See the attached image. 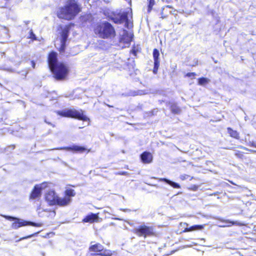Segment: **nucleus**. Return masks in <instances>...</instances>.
Instances as JSON below:
<instances>
[{
  "mask_svg": "<svg viewBox=\"0 0 256 256\" xmlns=\"http://www.w3.org/2000/svg\"><path fill=\"white\" fill-rule=\"evenodd\" d=\"M203 228V226L201 225H194L190 226L188 228H186L184 230V232H190L192 230H201Z\"/></svg>",
  "mask_w": 256,
  "mask_h": 256,
  "instance_id": "22",
  "label": "nucleus"
},
{
  "mask_svg": "<svg viewBox=\"0 0 256 256\" xmlns=\"http://www.w3.org/2000/svg\"><path fill=\"white\" fill-rule=\"evenodd\" d=\"M159 56H160V52L159 51L155 48L154 50L153 51V57L154 60V64L158 63V64H160V61L159 60Z\"/></svg>",
  "mask_w": 256,
  "mask_h": 256,
  "instance_id": "19",
  "label": "nucleus"
},
{
  "mask_svg": "<svg viewBox=\"0 0 256 256\" xmlns=\"http://www.w3.org/2000/svg\"><path fill=\"white\" fill-rule=\"evenodd\" d=\"M133 34L130 32H128L126 30H124L120 38V42H122L126 44V46H128L132 40Z\"/></svg>",
  "mask_w": 256,
  "mask_h": 256,
  "instance_id": "12",
  "label": "nucleus"
},
{
  "mask_svg": "<svg viewBox=\"0 0 256 256\" xmlns=\"http://www.w3.org/2000/svg\"><path fill=\"white\" fill-rule=\"evenodd\" d=\"M210 80L206 78H198V83L200 86H204L210 82Z\"/></svg>",
  "mask_w": 256,
  "mask_h": 256,
  "instance_id": "23",
  "label": "nucleus"
},
{
  "mask_svg": "<svg viewBox=\"0 0 256 256\" xmlns=\"http://www.w3.org/2000/svg\"><path fill=\"white\" fill-rule=\"evenodd\" d=\"M45 199L50 206L58 204L60 206H66L70 204V199L68 198H60L54 190H49L45 194Z\"/></svg>",
  "mask_w": 256,
  "mask_h": 256,
  "instance_id": "5",
  "label": "nucleus"
},
{
  "mask_svg": "<svg viewBox=\"0 0 256 256\" xmlns=\"http://www.w3.org/2000/svg\"><path fill=\"white\" fill-rule=\"evenodd\" d=\"M158 180L160 182H164L168 184H170L174 188H180V185L175 182H174L172 181H171L168 179H166V178H158Z\"/></svg>",
  "mask_w": 256,
  "mask_h": 256,
  "instance_id": "17",
  "label": "nucleus"
},
{
  "mask_svg": "<svg viewBox=\"0 0 256 256\" xmlns=\"http://www.w3.org/2000/svg\"><path fill=\"white\" fill-rule=\"evenodd\" d=\"M38 233H35L34 234H31V235H30L28 236H26V237H24L22 238H21L20 239V240H24V239H26V238H32V236H35V235H36Z\"/></svg>",
  "mask_w": 256,
  "mask_h": 256,
  "instance_id": "29",
  "label": "nucleus"
},
{
  "mask_svg": "<svg viewBox=\"0 0 256 256\" xmlns=\"http://www.w3.org/2000/svg\"><path fill=\"white\" fill-rule=\"evenodd\" d=\"M22 76H24V78H26V76L27 74H28V70H22L21 72ZM18 74H20V72H18Z\"/></svg>",
  "mask_w": 256,
  "mask_h": 256,
  "instance_id": "27",
  "label": "nucleus"
},
{
  "mask_svg": "<svg viewBox=\"0 0 256 256\" xmlns=\"http://www.w3.org/2000/svg\"><path fill=\"white\" fill-rule=\"evenodd\" d=\"M57 114L64 117L77 118L84 122L90 121V119L84 114V112L82 110L65 109L61 111L57 112Z\"/></svg>",
  "mask_w": 256,
  "mask_h": 256,
  "instance_id": "6",
  "label": "nucleus"
},
{
  "mask_svg": "<svg viewBox=\"0 0 256 256\" xmlns=\"http://www.w3.org/2000/svg\"><path fill=\"white\" fill-rule=\"evenodd\" d=\"M154 4V0H149V4L148 6V10H150L152 6Z\"/></svg>",
  "mask_w": 256,
  "mask_h": 256,
  "instance_id": "25",
  "label": "nucleus"
},
{
  "mask_svg": "<svg viewBox=\"0 0 256 256\" xmlns=\"http://www.w3.org/2000/svg\"><path fill=\"white\" fill-rule=\"evenodd\" d=\"M66 196L64 198L68 197L70 199V202H71L70 196H74L76 194L74 191L72 189H68L66 190Z\"/></svg>",
  "mask_w": 256,
  "mask_h": 256,
  "instance_id": "20",
  "label": "nucleus"
},
{
  "mask_svg": "<svg viewBox=\"0 0 256 256\" xmlns=\"http://www.w3.org/2000/svg\"><path fill=\"white\" fill-rule=\"evenodd\" d=\"M170 110L172 112L175 114H178L181 112L180 108L176 104H172L171 105Z\"/></svg>",
  "mask_w": 256,
  "mask_h": 256,
  "instance_id": "21",
  "label": "nucleus"
},
{
  "mask_svg": "<svg viewBox=\"0 0 256 256\" xmlns=\"http://www.w3.org/2000/svg\"><path fill=\"white\" fill-rule=\"evenodd\" d=\"M160 64H158V63L154 64V67L153 69V72L154 74H156L158 72V70L159 68Z\"/></svg>",
  "mask_w": 256,
  "mask_h": 256,
  "instance_id": "24",
  "label": "nucleus"
},
{
  "mask_svg": "<svg viewBox=\"0 0 256 256\" xmlns=\"http://www.w3.org/2000/svg\"><path fill=\"white\" fill-rule=\"evenodd\" d=\"M219 194H220V192H214V194H210V196H216V195H218Z\"/></svg>",
  "mask_w": 256,
  "mask_h": 256,
  "instance_id": "33",
  "label": "nucleus"
},
{
  "mask_svg": "<svg viewBox=\"0 0 256 256\" xmlns=\"http://www.w3.org/2000/svg\"><path fill=\"white\" fill-rule=\"evenodd\" d=\"M228 132L232 138L238 140L240 138L239 134L236 131L230 128H228Z\"/></svg>",
  "mask_w": 256,
  "mask_h": 256,
  "instance_id": "18",
  "label": "nucleus"
},
{
  "mask_svg": "<svg viewBox=\"0 0 256 256\" xmlns=\"http://www.w3.org/2000/svg\"><path fill=\"white\" fill-rule=\"evenodd\" d=\"M32 67H33L34 68H35V65H36L35 63L34 62V61H32Z\"/></svg>",
  "mask_w": 256,
  "mask_h": 256,
  "instance_id": "36",
  "label": "nucleus"
},
{
  "mask_svg": "<svg viewBox=\"0 0 256 256\" xmlns=\"http://www.w3.org/2000/svg\"><path fill=\"white\" fill-rule=\"evenodd\" d=\"M186 176H181L180 178L182 180H184L186 179Z\"/></svg>",
  "mask_w": 256,
  "mask_h": 256,
  "instance_id": "32",
  "label": "nucleus"
},
{
  "mask_svg": "<svg viewBox=\"0 0 256 256\" xmlns=\"http://www.w3.org/2000/svg\"><path fill=\"white\" fill-rule=\"evenodd\" d=\"M226 226V225H224V226H220L224 227V226Z\"/></svg>",
  "mask_w": 256,
  "mask_h": 256,
  "instance_id": "39",
  "label": "nucleus"
},
{
  "mask_svg": "<svg viewBox=\"0 0 256 256\" xmlns=\"http://www.w3.org/2000/svg\"><path fill=\"white\" fill-rule=\"evenodd\" d=\"M122 210L124 212H130V210H128V209H124V210Z\"/></svg>",
  "mask_w": 256,
  "mask_h": 256,
  "instance_id": "35",
  "label": "nucleus"
},
{
  "mask_svg": "<svg viewBox=\"0 0 256 256\" xmlns=\"http://www.w3.org/2000/svg\"><path fill=\"white\" fill-rule=\"evenodd\" d=\"M132 232L138 236H142L144 238L155 235L154 228L152 226H147L144 224L134 228Z\"/></svg>",
  "mask_w": 256,
  "mask_h": 256,
  "instance_id": "8",
  "label": "nucleus"
},
{
  "mask_svg": "<svg viewBox=\"0 0 256 256\" xmlns=\"http://www.w3.org/2000/svg\"><path fill=\"white\" fill-rule=\"evenodd\" d=\"M89 248L88 256H111L112 252L110 250L104 249L103 246L99 243L93 244Z\"/></svg>",
  "mask_w": 256,
  "mask_h": 256,
  "instance_id": "7",
  "label": "nucleus"
},
{
  "mask_svg": "<svg viewBox=\"0 0 256 256\" xmlns=\"http://www.w3.org/2000/svg\"><path fill=\"white\" fill-rule=\"evenodd\" d=\"M98 216L97 214L92 213L88 215L84 220V222H92L98 220Z\"/></svg>",
  "mask_w": 256,
  "mask_h": 256,
  "instance_id": "16",
  "label": "nucleus"
},
{
  "mask_svg": "<svg viewBox=\"0 0 256 256\" xmlns=\"http://www.w3.org/2000/svg\"><path fill=\"white\" fill-rule=\"evenodd\" d=\"M35 37V35L33 34L32 32H31L30 38H34Z\"/></svg>",
  "mask_w": 256,
  "mask_h": 256,
  "instance_id": "34",
  "label": "nucleus"
},
{
  "mask_svg": "<svg viewBox=\"0 0 256 256\" xmlns=\"http://www.w3.org/2000/svg\"><path fill=\"white\" fill-rule=\"evenodd\" d=\"M252 146H253L256 147V144H252Z\"/></svg>",
  "mask_w": 256,
  "mask_h": 256,
  "instance_id": "38",
  "label": "nucleus"
},
{
  "mask_svg": "<svg viewBox=\"0 0 256 256\" xmlns=\"http://www.w3.org/2000/svg\"><path fill=\"white\" fill-rule=\"evenodd\" d=\"M105 15L108 20H112L115 24H118L125 22V26L128 28H130L132 26V24L128 18V13L126 12H121L120 10H116L106 12H105Z\"/></svg>",
  "mask_w": 256,
  "mask_h": 256,
  "instance_id": "4",
  "label": "nucleus"
},
{
  "mask_svg": "<svg viewBox=\"0 0 256 256\" xmlns=\"http://www.w3.org/2000/svg\"><path fill=\"white\" fill-rule=\"evenodd\" d=\"M195 76L196 74L194 72H188L186 74V76L188 77H192L193 78Z\"/></svg>",
  "mask_w": 256,
  "mask_h": 256,
  "instance_id": "26",
  "label": "nucleus"
},
{
  "mask_svg": "<svg viewBox=\"0 0 256 256\" xmlns=\"http://www.w3.org/2000/svg\"><path fill=\"white\" fill-rule=\"evenodd\" d=\"M47 187H48V184L47 182H42L41 184L36 185L30 194V198L34 200L40 198L42 190Z\"/></svg>",
  "mask_w": 256,
  "mask_h": 256,
  "instance_id": "10",
  "label": "nucleus"
},
{
  "mask_svg": "<svg viewBox=\"0 0 256 256\" xmlns=\"http://www.w3.org/2000/svg\"><path fill=\"white\" fill-rule=\"evenodd\" d=\"M80 11V8L74 0H69L58 12L59 18L67 20L74 18Z\"/></svg>",
  "mask_w": 256,
  "mask_h": 256,
  "instance_id": "2",
  "label": "nucleus"
},
{
  "mask_svg": "<svg viewBox=\"0 0 256 256\" xmlns=\"http://www.w3.org/2000/svg\"><path fill=\"white\" fill-rule=\"evenodd\" d=\"M10 148H12V149L14 150V146L12 145V146H10Z\"/></svg>",
  "mask_w": 256,
  "mask_h": 256,
  "instance_id": "37",
  "label": "nucleus"
},
{
  "mask_svg": "<svg viewBox=\"0 0 256 256\" xmlns=\"http://www.w3.org/2000/svg\"><path fill=\"white\" fill-rule=\"evenodd\" d=\"M68 34L69 30L68 28H64L62 30L60 38V53L64 52L65 50L66 43L68 40Z\"/></svg>",
  "mask_w": 256,
  "mask_h": 256,
  "instance_id": "11",
  "label": "nucleus"
},
{
  "mask_svg": "<svg viewBox=\"0 0 256 256\" xmlns=\"http://www.w3.org/2000/svg\"><path fill=\"white\" fill-rule=\"evenodd\" d=\"M40 210V209H39V210ZM38 214H40V211H38Z\"/></svg>",
  "mask_w": 256,
  "mask_h": 256,
  "instance_id": "40",
  "label": "nucleus"
},
{
  "mask_svg": "<svg viewBox=\"0 0 256 256\" xmlns=\"http://www.w3.org/2000/svg\"><path fill=\"white\" fill-rule=\"evenodd\" d=\"M142 162L145 164H148L152 162V156L149 152H144L140 155Z\"/></svg>",
  "mask_w": 256,
  "mask_h": 256,
  "instance_id": "14",
  "label": "nucleus"
},
{
  "mask_svg": "<svg viewBox=\"0 0 256 256\" xmlns=\"http://www.w3.org/2000/svg\"><path fill=\"white\" fill-rule=\"evenodd\" d=\"M48 64L50 69L57 80L64 79L68 74V68L66 64L62 62H58L57 58V54L51 52L48 57Z\"/></svg>",
  "mask_w": 256,
  "mask_h": 256,
  "instance_id": "1",
  "label": "nucleus"
},
{
  "mask_svg": "<svg viewBox=\"0 0 256 256\" xmlns=\"http://www.w3.org/2000/svg\"><path fill=\"white\" fill-rule=\"evenodd\" d=\"M94 32L98 37L104 39L111 38L116 35L114 26L106 21L98 24L94 28Z\"/></svg>",
  "mask_w": 256,
  "mask_h": 256,
  "instance_id": "3",
  "label": "nucleus"
},
{
  "mask_svg": "<svg viewBox=\"0 0 256 256\" xmlns=\"http://www.w3.org/2000/svg\"><path fill=\"white\" fill-rule=\"evenodd\" d=\"M44 122L48 124H50V125L52 126L53 127H54V124H52L51 122H47L46 120H44Z\"/></svg>",
  "mask_w": 256,
  "mask_h": 256,
  "instance_id": "31",
  "label": "nucleus"
},
{
  "mask_svg": "<svg viewBox=\"0 0 256 256\" xmlns=\"http://www.w3.org/2000/svg\"><path fill=\"white\" fill-rule=\"evenodd\" d=\"M226 223V224H228V226H229L230 224L232 225L234 224V222H233L230 221L228 220L224 221Z\"/></svg>",
  "mask_w": 256,
  "mask_h": 256,
  "instance_id": "28",
  "label": "nucleus"
},
{
  "mask_svg": "<svg viewBox=\"0 0 256 256\" xmlns=\"http://www.w3.org/2000/svg\"><path fill=\"white\" fill-rule=\"evenodd\" d=\"M6 219L9 220H16L15 222L12 224V228L14 229H18V228L26 226H33L39 227L42 226L41 224L36 223L32 222L26 221L12 216H4Z\"/></svg>",
  "mask_w": 256,
  "mask_h": 256,
  "instance_id": "9",
  "label": "nucleus"
},
{
  "mask_svg": "<svg viewBox=\"0 0 256 256\" xmlns=\"http://www.w3.org/2000/svg\"><path fill=\"white\" fill-rule=\"evenodd\" d=\"M52 150H74V152L80 153L83 152L86 150L84 147L77 145H73L72 146L68 147H62L60 148H53Z\"/></svg>",
  "mask_w": 256,
  "mask_h": 256,
  "instance_id": "13",
  "label": "nucleus"
},
{
  "mask_svg": "<svg viewBox=\"0 0 256 256\" xmlns=\"http://www.w3.org/2000/svg\"><path fill=\"white\" fill-rule=\"evenodd\" d=\"M169 8H173L172 6H166L162 8L160 12V18H166L168 14H174L172 11L168 10Z\"/></svg>",
  "mask_w": 256,
  "mask_h": 256,
  "instance_id": "15",
  "label": "nucleus"
},
{
  "mask_svg": "<svg viewBox=\"0 0 256 256\" xmlns=\"http://www.w3.org/2000/svg\"><path fill=\"white\" fill-rule=\"evenodd\" d=\"M5 70L10 72H15L16 71L14 69L11 68H6L4 69Z\"/></svg>",
  "mask_w": 256,
  "mask_h": 256,
  "instance_id": "30",
  "label": "nucleus"
}]
</instances>
